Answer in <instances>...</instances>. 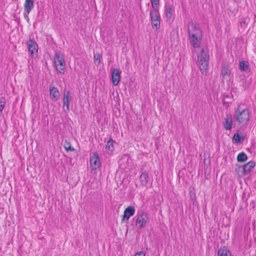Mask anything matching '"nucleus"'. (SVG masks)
<instances>
[{"mask_svg": "<svg viewBox=\"0 0 256 256\" xmlns=\"http://www.w3.org/2000/svg\"><path fill=\"white\" fill-rule=\"evenodd\" d=\"M198 64L202 74H206L208 68L210 56L207 48H202L198 54Z\"/></svg>", "mask_w": 256, "mask_h": 256, "instance_id": "nucleus-1", "label": "nucleus"}, {"mask_svg": "<svg viewBox=\"0 0 256 256\" xmlns=\"http://www.w3.org/2000/svg\"><path fill=\"white\" fill-rule=\"evenodd\" d=\"M242 106H244L242 104L238 105L237 108L235 110L234 118L239 124H247L250 120V112L248 108H242Z\"/></svg>", "mask_w": 256, "mask_h": 256, "instance_id": "nucleus-2", "label": "nucleus"}, {"mask_svg": "<svg viewBox=\"0 0 256 256\" xmlns=\"http://www.w3.org/2000/svg\"><path fill=\"white\" fill-rule=\"evenodd\" d=\"M54 63L58 72L64 74L66 68V62L64 56L60 52H56L54 56Z\"/></svg>", "mask_w": 256, "mask_h": 256, "instance_id": "nucleus-3", "label": "nucleus"}, {"mask_svg": "<svg viewBox=\"0 0 256 256\" xmlns=\"http://www.w3.org/2000/svg\"><path fill=\"white\" fill-rule=\"evenodd\" d=\"M236 166L235 170L236 172L239 176H244L252 171L255 166V162L252 160L244 165H237Z\"/></svg>", "mask_w": 256, "mask_h": 256, "instance_id": "nucleus-4", "label": "nucleus"}, {"mask_svg": "<svg viewBox=\"0 0 256 256\" xmlns=\"http://www.w3.org/2000/svg\"><path fill=\"white\" fill-rule=\"evenodd\" d=\"M188 38L200 35H202V31L197 24H196L190 22L188 26Z\"/></svg>", "mask_w": 256, "mask_h": 256, "instance_id": "nucleus-5", "label": "nucleus"}, {"mask_svg": "<svg viewBox=\"0 0 256 256\" xmlns=\"http://www.w3.org/2000/svg\"><path fill=\"white\" fill-rule=\"evenodd\" d=\"M136 216L137 218L136 222V226L139 228L144 227L148 219L147 214L142 211H140L138 212Z\"/></svg>", "mask_w": 256, "mask_h": 256, "instance_id": "nucleus-6", "label": "nucleus"}, {"mask_svg": "<svg viewBox=\"0 0 256 256\" xmlns=\"http://www.w3.org/2000/svg\"><path fill=\"white\" fill-rule=\"evenodd\" d=\"M26 44L32 57H34L38 53V46L37 43L34 40L30 39L26 42Z\"/></svg>", "mask_w": 256, "mask_h": 256, "instance_id": "nucleus-7", "label": "nucleus"}, {"mask_svg": "<svg viewBox=\"0 0 256 256\" xmlns=\"http://www.w3.org/2000/svg\"><path fill=\"white\" fill-rule=\"evenodd\" d=\"M70 90L64 92L63 98V110L65 113L70 112L69 104L72 100Z\"/></svg>", "mask_w": 256, "mask_h": 256, "instance_id": "nucleus-8", "label": "nucleus"}, {"mask_svg": "<svg viewBox=\"0 0 256 256\" xmlns=\"http://www.w3.org/2000/svg\"><path fill=\"white\" fill-rule=\"evenodd\" d=\"M90 162L93 170H97L100 166V160L97 153H94L93 156L90 157Z\"/></svg>", "mask_w": 256, "mask_h": 256, "instance_id": "nucleus-9", "label": "nucleus"}, {"mask_svg": "<svg viewBox=\"0 0 256 256\" xmlns=\"http://www.w3.org/2000/svg\"><path fill=\"white\" fill-rule=\"evenodd\" d=\"M233 124L232 116L230 114H226L222 122L224 128L226 130H230Z\"/></svg>", "mask_w": 256, "mask_h": 256, "instance_id": "nucleus-10", "label": "nucleus"}, {"mask_svg": "<svg viewBox=\"0 0 256 256\" xmlns=\"http://www.w3.org/2000/svg\"><path fill=\"white\" fill-rule=\"evenodd\" d=\"M220 74L224 78H230L231 71L229 68V64L227 62H224L222 66Z\"/></svg>", "mask_w": 256, "mask_h": 256, "instance_id": "nucleus-11", "label": "nucleus"}, {"mask_svg": "<svg viewBox=\"0 0 256 256\" xmlns=\"http://www.w3.org/2000/svg\"><path fill=\"white\" fill-rule=\"evenodd\" d=\"M188 39L190 43L194 48H200L202 39V35L198 36H194V38L190 37Z\"/></svg>", "mask_w": 256, "mask_h": 256, "instance_id": "nucleus-12", "label": "nucleus"}, {"mask_svg": "<svg viewBox=\"0 0 256 256\" xmlns=\"http://www.w3.org/2000/svg\"><path fill=\"white\" fill-rule=\"evenodd\" d=\"M120 70L116 68H114L112 74V84L114 86H117L120 82Z\"/></svg>", "mask_w": 256, "mask_h": 256, "instance_id": "nucleus-13", "label": "nucleus"}, {"mask_svg": "<svg viewBox=\"0 0 256 256\" xmlns=\"http://www.w3.org/2000/svg\"><path fill=\"white\" fill-rule=\"evenodd\" d=\"M135 210L134 207L130 206L126 208L124 211L122 220H128L131 216L134 214Z\"/></svg>", "mask_w": 256, "mask_h": 256, "instance_id": "nucleus-14", "label": "nucleus"}, {"mask_svg": "<svg viewBox=\"0 0 256 256\" xmlns=\"http://www.w3.org/2000/svg\"><path fill=\"white\" fill-rule=\"evenodd\" d=\"M140 181L142 186L147 187L149 180V176L146 171L143 172L139 177Z\"/></svg>", "mask_w": 256, "mask_h": 256, "instance_id": "nucleus-15", "label": "nucleus"}, {"mask_svg": "<svg viewBox=\"0 0 256 256\" xmlns=\"http://www.w3.org/2000/svg\"><path fill=\"white\" fill-rule=\"evenodd\" d=\"M24 11L26 13H30L34 8V0H26L24 5Z\"/></svg>", "mask_w": 256, "mask_h": 256, "instance_id": "nucleus-16", "label": "nucleus"}, {"mask_svg": "<svg viewBox=\"0 0 256 256\" xmlns=\"http://www.w3.org/2000/svg\"><path fill=\"white\" fill-rule=\"evenodd\" d=\"M50 96L53 100L56 101L60 98V92L57 88L52 86L50 89Z\"/></svg>", "mask_w": 256, "mask_h": 256, "instance_id": "nucleus-17", "label": "nucleus"}, {"mask_svg": "<svg viewBox=\"0 0 256 256\" xmlns=\"http://www.w3.org/2000/svg\"><path fill=\"white\" fill-rule=\"evenodd\" d=\"M164 9L166 17V18L167 20H170L172 18L173 12L172 6L170 4L166 5Z\"/></svg>", "mask_w": 256, "mask_h": 256, "instance_id": "nucleus-18", "label": "nucleus"}, {"mask_svg": "<svg viewBox=\"0 0 256 256\" xmlns=\"http://www.w3.org/2000/svg\"><path fill=\"white\" fill-rule=\"evenodd\" d=\"M150 20H160L159 9H152L150 10Z\"/></svg>", "mask_w": 256, "mask_h": 256, "instance_id": "nucleus-19", "label": "nucleus"}, {"mask_svg": "<svg viewBox=\"0 0 256 256\" xmlns=\"http://www.w3.org/2000/svg\"><path fill=\"white\" fill-rule=\"evenodd\" d=\"M218 256H232L229 250L226 246L221 247L218 252Z\"/></svg>", "mask_w": 256, "mask_h": 256, "instance_id": "nucleus-20", "label": "nucleus"}, {"mask_svg": "<svg viewBox=\"0 0 256 256\" xmlns=\"http://www.w3.org/2000/svg\"><path fill=\"white\" fill-rule=\"evenodd\" d=\"M114 141L112 139L110 138L109 140L107 142L106 145V151L108 152V153L112 152L114 150Z\"/></svg>", "mask_w": 256, "mask_h": 256, "instance_id": "nucleus-21", "label": "nucleus"}, {"mask_svg": "<svg viewBox=\"0 0 256 256\" xmlns=\"http://www.w3.org/2000/svg\"><path fill=\"white\" fill-rule=\"evenodd\" d=\"M240 70L244 72H249L250 70V65L248 62L242 61L239 64Z\"/></svg>", "mask_w": 256, "mask_h": 256, "instance_id": "nucleus-22", "label": "nucleus"}, {"mask_svg": "<svg viewBox=\"0 0 256 256\" xmlns=\"http://www.w3.org/2000/svg\"><path fill=\"white\" fill-rule=\"evenodd\" d=\"M244 140V137L238 133L234 134L233 136V140H234V143L236 144H240Z\"/></svg>", "mask_w": 256, "mask_h": 256, "instance_id": "nucleus-23", "label": "nucleus"}, {"mask_svg": "<svg viewBox=\"0 0 256 256\" xmlns=\"http://www.w3.org/2000/svg\"><path fill=\"white\" fill-rule=\"evenodd\" d=\"M236 159L238 162H243L248 160V156L244 152H242L238 155Z\"/></svg>", "mask_w": 256, "mask_h": 256, "instance_id": "nucleus-24", "label": "nucleus"}, {"mask_svg": "<svg viewBox=\"0 0 256 256\" xmlns=\"http://www.w3.org/2000/svg\"><path fill=\"white\" fill-rule=\"evenodd\" d=\"M150 20L152 28L156 30H159L160 25V20H154V19Z\"/></svg>", "mask_w": 256, "mask_h": 256, "instance_id": "nucleus-25", "label": "nucleus"}, {"mask_svg": "<svg viewBox=\"0 0 256 256\" xmlns=\"http://www.w3.org/2000/svg\"><path fill=\"white\" fill-rule=\"evenodd\" d=\"M64 148L68 152H73L75 150V149L72 146L70 143L66 140L65 141L64 143Z\"/></svg>", "mask_w": 256, "mask_h": 256, "instance_id": "nucleus-26", "label": "nucleus"}, {"mask_svg": "<svg viewBox=\"0 0 256 256\" xmlns=\"http://www.w3.org/2000/svg\"><path fill=\"white\" fill-rule=\"evenodd\" d=\"M152 9H159L160 0H150Z\"/></svg>", "mask_w": 256, "mask_h": 256, "instance_id": "nucleus-27", "label": "nucleus"}, {"mask_svg": "<svg viewBox=\"0 0 256 256\" xmlns=\"http://www.w3.org/2000/svg\"><path fill=\"white\" fill-rule=\"evenodd\" d=\"M101 56L98 54H94V62L95 64L98 66L100 63Z\"/></svg>", "mask_w": 256, "mask_h": 256, "instance_id": "nucleus-28", "label": "nucleus"}, {"mask_svg": "<svg viewBox=\"0 0 256 256\" xmlns=\"http://www.w3.org/2000/svg\"><path fill=\"white\" fill-rule=\"evenodd\" d=\"M6 102L4 98L0 99V114L2 112L4 106H5Z\"/></svg>", "mask_w": 256, "mask_h": 256, "instance_id": "nucleus-29", "label": "nucleus"}, {"mask_svg": "<svg viewBox=\"0 0 256 256\" xmlns=\"http://www.w3.org/2000/svg\"><path fill=\"white\" fill-rule=\"evenodd\" d=\"M250 82H248L246 80L242 81V86L244 90H246L250 86Z\"/></svg>", "mask_w": 256, "mask_h": 256, "instance_id": "nucleus-30", "label": "nucleus"}, {"mask_svg": "<svg viewBox=\"0 0 256 256\" xmlns=\"http://www.w3.org/2000/svg\"><path fill=\"white\" fill-rule=\"evenodd\" d=\"M134 256H146V254L144 252L141 251L136 252Z\"/></svg>", "mask_w": 256, "mask_h": 256, "instance_id": "nucleus-31", "label": "nucleus"}, {"mask_svg": "<svg viewBox=\"0 0 256 256\" xmlns=\"http://www.w3.org/2000/svg\"><path fill=\"white\" fill-rule=\"evenodd\" d=\"M30 13H26V12H24V18L26 19V20H27V22H28L29 21V18H28V14H29Z\"/></svg>", "mask_w": 256, "mask_h": 256, "instance_id": "nucleus-32", "label": "nucleus"}, {"mask_svg": "<svg viewBox=\"0 0 256 256\" xmlns=\"http://www.w3.org/2000/svg\"><path fill=\"white\" fill-rule=\"evenodd\" d=\"M240 24L242 26H246V24L245 20L244 18L240 19Z\"/></svg>", "mask_w": 256, "mask_h": 256, "instance_id": "nucleus-33", "label": "nucleus"}]
</instances>
